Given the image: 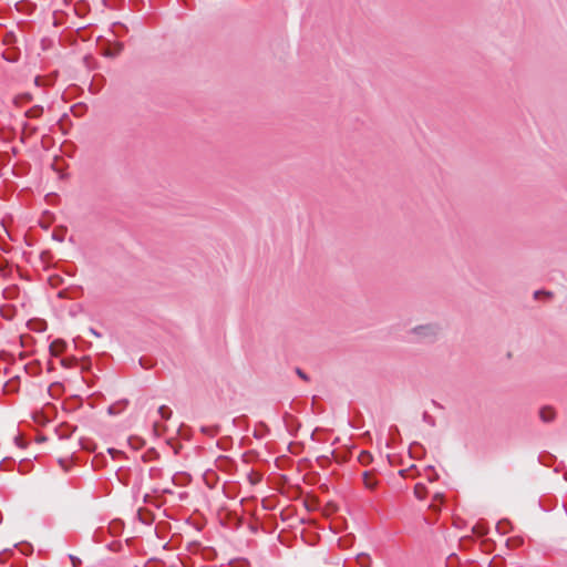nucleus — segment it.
I'll use <instances>...</instances> for the list:
<instances>
[{
	"mask_svg": "<svg viewBox=\"0 0 567 567\" xmlns=\"http://www.w3.org/2000/svg\"><path fill=\"white\" fill-rule=\"evenodd\" d=\"M42 113H43V107L40 105H34L25 112V116L31 117V118H37V117H40L42 115Z\"/></svg>",
	"mask_w": 567,
	"mask_h": 567,
	"instance_id": "obj_4",
	"label": "nucleus"
},
{
	"mask_svg": "<svg viewBox=\"0 0 567 567\" xmlns=\"http://www.w3.org/2000/svg\"><path fill=\"white\" fill-rule=\"evenodd\" d=\"M419 487H420V485H416V486H415V494H416V496H417L419 498H421V496L419 495V494H421V491H419Z\"/></svg>",
	"mask_w": 567,
	"mask_h": 567,
	"instance_id": "obj_17",
	"label": "nucleus"
},
{
	"mask_svg": "<svg viewBox=\"0 0 567 567\" xmlns=\"http://www.w3.org/2000/svg\"><path fill=\"white\" fill-rule=\"evenodd\" d=\"M302 535H303V537H305V539H306L307 542H311V540H310V534H309V532H303V534H302Z\"/></svg>",
	"mask_w": 567,
	"mask_h": 567,
	"instance_id": "obj_14",
	"label": "nucleus"
},
{
	"mask_svg": "<svg viewBox=\"0 0 567 567\" xmlns=\"http://www.w3.org/2000/svg\"><path fill=\"white\" fill-rule=\"evenodd\" d=\"M440 327L436 323H425L412 328L409 331V337L412 342L419 343H433L436 341Z\"/></svg>",
	"mask_w": 567,
	"mask_h": 567,
	"instance_id": "obj_1",
	"label": "nucleus"
},
{
	"mask_svg": "<svg viewBox=\"0 0 567 567\" xmlns=\"http://www.w3.org/2000/svg\"><path fill=\"white\" fill-rule=\"evenodd\" d=\"M363 482H364V485L370 489L374 488V486L377 485V482L374 481V478L371 476V474L369 472L363 473Z\"/></svg>",
	"mask_w": 567,
	"mask_h": 567,
	"instance_id": "obj_5",
	"label": "nucleus"
},
{
	"mask_svg": "<svg viewBox=\"0 0 567 567\" xmlns=\"http://www.w3.org/2000/svg\"><path fill=\"white\" fill-rule=\"evenodd\" d=\"M39 442H43L44 441V437H39L38 440Z\"/></svg>",
	"mask_w": 567,
	"mask_h": 567,
	"instance_id": "obj_20",
	"label": "nucleus"
},
{
	"mask_svg": "<svg viewBox=\"0 0 567 567\" xmlns=\"http://www.w3.org/2000/svg\"><path fill=\"white\" fill-rule=\"evenodd\" d=\"M297 373L300 378H302L303 380H307V375L300 369H297Z\"/></svg>",
	"mask_w": 567,
	"mask_h": 567,
	"instance_id": "obj_13",
	"label": "nucleus"
},
{
	"mask_svg": "<svg viewBox=\"0 0 567 567\" xmlns=\"http://www.w3.org/2000/svg\"><path fill=\"white\" fill-rule=\"evenodd\" d=\"M158 413L161 414V416L163 419H166V420H168L171 417V415H172L171 409L168 406H166V405L159 406Z\"/></svg>",
	"mask_w": 567,
	"mask_h": 567,
	"instance_id": "obj_7",
	"label": "nucleus"
},
{
	"mask_svg": "<svg viewBox=\"0 0 567 567\" xmlns=\"http://www.w3.org/2000/svg\"><path fill=\"white\" fill-rule=\"evenodd\" d=\"M326 458H327V456H326V455H321V456H320V460H321V468L323 467V461H324Z\"/></svg>",
	"mask_w": 567,
	"mask_h": 567,
	"instance_id": "obj_19",
	"label": "nucleus"
},
{
	"mask_svg": "<svg viewBox=\"0 0 567 567\" xmlns=\"http://www.w3.org/2000/svg\"><path fill=\"white\" fill-rule=\"evenodd\" d=\"M419 487H420V485H416V486H415V494H416V496H417L419 498H421V496L419 495V494H421V491H419Z\"/></svg>",
	"mask_w": 567,
	"mask_h": 567,
	"instance_id": "obj_16",
	"label": "nucleus"
},
{
	"mask_svg": "<svg viewBox=\"0 0 567 567\" xmlns=\"http://www.w3.org/2000/svg\"><path fill=\"white\" fill-rule=\"evenodd\" d=\"M505 524H506V523H504V522H498V523H497V526H496V528H497L501 533H503V534H505V533H506V530H505V529H503V526H504Z\"/></svg>",
	"mask_w": 567,
	"mask_h": 567,
	"instance_id": "obj_12",
	"label": "nucleus"
},
{
	"mask_svg": "<svg viewBox=\"0 0 567 567\" xmlns=\"http://www.w3.org/2000/svg\"><path fill=\"white\" fill-rule=\"evenodd\" d=\"M16 441H17V444L21 447H23L24 445L22 444L21 442V439L19 436H16Z\"/></svg>",
	"mask_w": 567,
	"mask_h": 567,
	"instance_id": "obj_15",
	"label": "nucleus"
},
{
	"mask_svg": "<svg viewBox=\"0 0 567 567\" xmlns=\"http://www.w3.org/2000/svg\"><path fill=\"white\" fill-rule=\"evenodd\" d=\"M66 348V343L63 341V340H54L51 344H50V351L53 355L58 357L60 355L62 352H64Z\"/></svg>",
	"mask_w": 567,
	"mask_h": 567,
	"instance_id": "obj_3",
	"label": "nucleus"
},
{
	"mask_svg": "<svg viewBox=\"0 0 567 567\" xmlns=\"http://www.w3.org/2000/svg\"><path fill=\"white\" fill-rule=\"evenodd\" d=\"M371 460L372 455L367 451L361 452L359 455V461L364 465L369 464Z\"/></svg>",
	"mask_w": 567,
	"mask_h": 567,
	"instance_id": "obj_8",
	"label": "nucleus"
},
{
	"mask_svg": "<svg viewBox=\"0 0 567 567\" xmlns=\"http://www.w3.org/2000/svg\"><path fill=\"white\" fill-rule=\"evenodd\" d=\"M357 560L361 567H370L371 566V559L365 554H359L357 556Z\"/></svg>",
	"mask_w": 567,
	"mask_h": 567,
	"instance_id": "obj_6",
	"label": "nucleus"
},
{
	"mask_svg": "<svg viewBox=\"0 0 567 567\" xmlns=\"http://www.w3.org/2000/svg\"><path fill=\"white\" fill-rule=\"evenodd\" d=\"M328 506H329V513H331L336 509V506L332 504H328Z\"/></svg>",
	"mask_w": 567,
	"mask_h": 567,
	"instance_id": "obj_18",
	"label": "nucleus"
},
{
	"mask_svg": "<svg viewBox=\"0 0 567 567\" xmlns=\"http://www.w3.org/2000/svg\"><path fill=\"white\" fill-rule=\"evenodd\" d=\"M473 532L478 536H484L487 533L486 528L478 524L473 527Z\"/></svg>",
	"mask_w": 567,
	"mask_h": 567,
	"instance_id": "obj_10",
	"label": "nucleus"
},
{
	"mask_svg": "<svg viewBox=\"0 0 567 567\" xmlns=\"http://www.w3.org/2000/svg\"><path fill=\"white\" fill-rule=\"evenodd\" d=\"M31 99H32V96L30 94H23V95H20V96L16 97V103L17 104H22L24 102L31 101Z\"/></svg>",
	"mask_w": 567,
	"mask_h": 567,
	"instance_id": "obj_11",
	"label": "nucleus"
},
{
	"mask_svg": "<svg viewBox=\"0 0 567 567\" xmlns=\"http://www.w3.org/2000/svg\"><path fill=\"white\" fill-rule=\"evenodd\" d=\"M422 419L423 421L429 424L430 426H435L436 423H435V419L434 416H432L430 413L427 412H424L423 415H422Z\"/></svg>",
	"mask_w": 567,
	"mask_h": 567,
	"instance_id": "obj_9",
	"label": "nucleus"
},
{
	"mask_svg": "<svg viewBox=\"0 0 567 567\" xmlns=\"http://www.w3.org/2000/svg\"><path fill=\"white\" fill-rule=\"evenodd\" d=\"M555 416H556V413H555L554 409L550 406H543L539 410V417L545 423H549V422L554 421Z\"/></svg>",
	"mask_w": 567,
	"mask_h": 567,
	"instance_id": "obj_2",
	"label": "nucleus"
}]
</instances>
